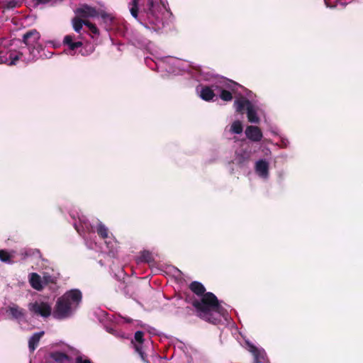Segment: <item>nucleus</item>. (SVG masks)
Instances as JSON below:
<instances>
[{
  "label": "nucleus",
  "instance_id": "nucleus-1",
  "mask_svg": "<svg viewBox=\"0 0 363 363\" xmlns=\"http://www.w3.org/2000/svg\"><path fill=\"white\" fill-rule=\"evenodd\" d=\"M190 290L201 296V299L193 298L191 301L195 308L196 315L201 319L213 325L221 322L227 311L221 306L216 296L212 292H206V288L199 281H194L189 284Z\"/></svg>",
  "mask_w": 363,
  "mask_h": 363
},
{
  "label": "nucleus",
  "instance_id": "nucleus-2",
  "mask_svg": "<svg viewBox=\"0 0 363 363\" xmlns=\"http://www.w3.org/2000/svg\"><path fill=\"white\" fill-rule=\"evenodd\" d=\"M132 16L138 18L139 12L141 16L145 15L149 23L154 26V29L160 28L161 19L159 17L160 5L158 0H131L128 4Z\"/></svg>",
  "mask_w": 363,
  "mask_h": 363
},
{
  "label": "nucleus",
  "instance_id": "nucleus-3",
  "mask_svg": "<svg viewBox=\"0 0 363 363\" xmlns=\"http://www.w3.org/2000/svg\"><path fill=\"white\" fill-rule=\"evenodd\" d=\"M82 298V293L78 289H72L66 292L57 299L53 316L59 319L69 316L72 308L79 304Z\"/></svg>",
  "mask_w": 363,
  "mask_h": 363
},
{
  "label": "nucleus",
  "instance_id": "nucleus-4",
  "mask_svg": "<svg viewBox=\"0 0 363 363\" xmlns=\"http://www.w3.org/2000/svg\"><path fill=\"white\" fill-rule=\"evenodd\" d=\"M40 37V33L35 29L30 30L24 33V45H26L30 54L28 58V60H33L38 57L42 49L39 43Z\"/></svg>",
  "mask_w": 363,
  "mask_h": 363
},
{
  "label": "nucleus",
  "instance_id": "nucleus-5",
  "mask_svg": "<svg viewBox=\"0 0 363 363\" xmlns=\"http://www.w3.org/2000/svg\"><path fill=\"white\" fill-rule=\"evenodd\" d=\"M234 106L236 111L239 113L242 114L245 111H246L249 122L254 123H258L259 122L255 107L249 99L241 96L234 101Z\"/></svg>",
  "mask_w": 363,
  "mask_h": 363
},
{
  "label": "nucleus",
  "instance_id": "nucleus-6",
  "mask_svg": "<svg viewBox=\"0 0 363 363\" xmlns=\"http://www.w3.org/2000/svg\"><path fill=\"white\" fill-rule=\"evenodd\" d=\"M29 309L37 315H40L43 317L47 318L51 314V307L44 302L30 303L29 305Z\"/></svg>",
  "mask_w": 363,
  "mask_h": 363
},
{
  "label": "nucleus",
  "instance_id": "nucleus-7",
  "mask_svg": "<svg viewBox=\"0 0 363 363\" xmlns=\"http://www.w3.org/2000/svg\"><path fill=\"white\" fill-rule=\"evenodd\" d=\"M75 13L80 18H93L98 16V10L95 7L87 4H84L77 9Z\"/></svg>",
  "mask_w": 363,
  "mask_h": 363
},
{
  "label": "nucleus",
  "instance_id": "nucleus-8",
  "mask_svg": "<svg viewBox=\"0 0 363 363\" xmlns=\"http://www.w3.org/2000/svg\"><path fill=\"white\" fill-rule=\"evenodd\" d=\"M249 351L254 357L253 363H269L265 352L259 350L253 345H249Z\"/></svg>",
  "mask_w": 363,
  "mask_h": 363
},
{
  "label": "nucleus",
  "instance_id": "nucleus-9",
  "mask_svg": "<svg viewBox=\"0 0 363 363\" xmlns=\"http://www.w3.org/2000/svg\"><path fill=\"white\" fill-rule=\"evenodd\" d=\"M245 135L249 140L253 142H259L263 137L261 129L254 125H248L246 128Z\"/></svg>",
  "mask_w": 363,
  "mask_h": 363
},
{
  "label": "nucleus",
  "instance_id": "nucleus-10",
  "mask_svg": "<svg viewBox=\"0 0 363 363\" xmlns=\"http://www.w3.org/2000/svg\"><path fill=\"white\" fill-rule=\"evenodd\" d=\"M255 172L261 177L267 178L269 175V163L264 160L256 162Z\"/></svg>",
  "mask_w": 363,
  "mask_h": 363
},
{
  "label": "nucleus",
  "instance_id": "nucleus-11",
  "mask_svg": "<svg viewBox=\"0 0 363 363\" xmlns=\"http://www.w3.org/2000/svg\"><path fill=\"white\" fill-rule=\"evenodd\" d=\"M43 331L34 333L28 340V349L33 352L39 345L41 337L44 335Z\"/></svg>",
  "mask_w": 363,
  "mask_h": 363
},
{
  "label": "nucleus",
  "instance_id": "nucleus-12",
  "mask_svg": "<svg viewBox=\"0 0 363 363\" xmlns=\"http://www.w3.org/2000/svg\"><path fill=\"white\" fill-rule=\"evenodd\" d=\"M220 86L215 85V86H213V87H215L216 89H217L220 87L221 89H225L229 90L230 92L231 91L235 92L236 88L238 86H240V85L238 84L237 82H235L233 80H230V79H223V81H221L220 82Z\"/></svg>",
  "mask_w": 363,
  "mask_h": 363
},
{
  "label": "nucleus",
  "instance_id": "nucleus-13",
  "mask_svg": "<svg viewBox=\"0 0 363 363\" xmlns=\"http://www.w3.org/2000/svg\"><path fill=\"white\" fill-rule=\"evenodd\" d=\"M200 96L203 100L209 101L213 99V98L216 96V94L214 93V90L211 87L208 86H204L201 88Z\"/></svg>",
  "mask_w": 363,
  "mask_h": 363
},
{
  "label": "nucleus",
  "instance_id": "nucleus-14",
  "mask_svg": "<svg viewBox=\"0 0 363 363\" xmlns=\"http://www.w3.org/2000/svg\"><path fill=\"white\" fill-rule=\"evenodd\" d=\"M30 286L35 290L40 291L43 289L41 277L37 273H31L29 277Z\"/></svg>",
  "mask_w": 363,
  "mask_h": 363
},
{
  "label": "nucleus",
  "instance_id": "nucleus-15",
  "mask_svg": "<svg viewBox=\"0 0 363 363\" xmlns=\"http://www.w3.org/2000/svg\"><path fill=\"white\" fill-rule=\"evenodd\" d=\"M4 52H0V64L2 63H8L10 65H15L16 62L19 60V55H14L12 52L6 53V55H9V59L7 57H5L2 55H4Z\"/></svg>",
  "mask_w": 363,
  "mask_h": 363
},
{
  "label": "nucleus",
  "instance_id": "nucleus-16",
  "mask_svg": "<svg viewBox=\"0 0 363 363\" xmlns=\"http://www.w3.org/2000/svg\"><path fill=\"white\" fill-rule=\"evenodd\" d=\"M52 359L57 363H65L66 362L69 361V357L62 352H53L50 354Z\"/></svg>",
  "mask_w": 363,
  "mask_h": 363
},
{
  "label": "nucleus",
  "instance_id": "nucleus-17",
  "mask_svg": "<svg viewBox=\"0 0 363 363\" xmlns=\"http://www.w3.org/2000/svg\"><path fill=\"white\" fill-rule=\"evenodd\" d=\"M6 314L10 318L16 320L23 315L21 311L16 306H9L6 309Z\"/></svg>",
  "mask_w": 363,
  "mask_h": 363
},
{
  "label": "nucleus",
  "instance_id": "nucleus-18",
  "mask_svg": "<svg viewBox=\"0 0 363 363\" xmlns=\"http://www.w3.org/2000/svg\"><path fill=\"white\" fill-rule=\"evenodd\" d=\"M98 16H100L103 21L108 25L112 24L114 20V17L111 13L104 10H98Z\"/></svg>",
  "mask_w": 363,
  "mask_h": 363
},
{
  "label": "nucleus",
  "instance_id": "nucleus-19",
  "mask_svg": "<svg viewBox=\"0 0 363 363\" xmlns=\"http://www.w3.org/2000/svg\"><path fill=\"white\" fill-rule=\"evenodd\" d=\"M96 232L99 236L103 239H106L108 237L109 230L102 223L98 224Z\"/></svg>",
  "mask_w": 363,
  "mask_h": 363
},
{
  "label": "nucleus",
  "instance_id": "nucleus-20",
  "mask_svg": "<svg viewBox=\"0 0 363 363\" xmlns=\"http://www.w3.org/2000/svg\"><path fill=\"white\" fill-rule=\"evenodd\" d=\"M87 21L82 20L79 16L74 17L72 19L73 28L77 33H80L83 25L86 23Z\"/></svg>",
  "mask_w": 363,
  "mask_h": 363
},
{
  "label": "nucleus",
  "instance_id": "nucleus-21",
  "mask_svg": "<svg viewBox=\"0 0 363 363\" xmlns=\"http://www.w3.org/2000/svg\"><path fill=\"white\" fill-rule=\"evenodd\" d=\"M243 127L240 121H234L230 127V131L233 133L240 134L242 132Z\"/></svg>",
  "mask_w": 363,
  "mask_h": 363
},
{
  "label": "nucleus",
  "instance_id": "nucleus-22",
  "mask_svg": "<svg viewBox=\"0 0 363 363\" xmlns=\"http://www.w3.org/2000/svg\"><path fill=\"white\" fill-rule=\"evenodd\" d=\"M220 98L224 101H230L233 99L232 93L227 89L220 88Z\"/></svg>",
  "mask_w": 363,
  "mask_h": 363
},
{
  "label": "nucleus",
  "instance_id": "nucleus-23",
  "mask_svg": "<svg viewBox=\"0 0 363 363\" xmlns=\"http://www.w3.org/2000/svg\"><path fill=\"white\" fill-rule=\"evenodd\" d=\"M235 160L238 165L242 166L248 162L249 156L245 153L238 154Z\"/></svg>",
  "mask_w": 363,
  "mask_h": 363
},
{
  "label": "nucleus",
  "instance_id": "nucleus-24",
  "mask_svg": "<svg viewBox=\"0 0 363 363\" xmlns=\"http://www.w3.org/2000/svg\"><path fill=\"white\" fill-rule=\"evenodd\" d=\"M140 260L144 262L150 263L153 261L152 255L149 251H143L140 255Z\"/></svg>",
  "mask_w": 363,
  "mask_h": 363
},
{
  "label": "nucleus",
  "instance_id": "nucleus-25",
  "mask_svg": "<svg viewBox=\"0 0 363 363\" xmlns=\"http://www.w3.org/2000/svg\"><path fill=\"white\" fill-rule=\"evenodd\" d=\"M0 260L4 262H10L11 255L5 250H0Z\"/></svg>",
  "mask_w": 363,
  "mask_h": 363
},
{
  "label": "nucleus",
  "instance_id": "nucleus-26",
  "mask_svg": "<svg viewBox=\"0 0 363 363\" xmlns=\"http://www.w3.org/2000/svg\"><path fill=\"white\" fill-rule=\"evenodd\" d=\"M85 26L89 28V30L94 35H99V30L96 26L95 24L91 23L89 21H86V23H85Z\"/></svg>",
  "mask_w": 363,
  "mask_h": 363
},
{
  "label": "nucleus",
  "instance_id": "nucleus-27",
  "mask_svg": "<svg viewBox=\"0 0 363 363\" xmlns=\"http://www.w3.org/2000/svg\"><path fill=\"white\" fill-rule=\"evenodd\" d=\"M144 333L143 331H136L135 333V335H134V339L135 340L139 343V344H143V342H144Z\"/></svg>",
  "mask_w": 363,
  "mask_h": 363
},
{
  "label": "nucleus",
  "instance_id": "nucleus-28",
  "mask_svg": "<svg viewBox=\"0 0 363 363\" xmlns=\"http://www.w3.org/2000/svg\"><path fill=\"white\" fill-rule=\"evenodd\" d=\"M74 35H67L64 38L63 43L68 46L71 43H74Z\"/></svg>",
  "mask_w": 363,
  "mask_h": 363
},
{
  "label": "nucleus",
  "instance_id": "nucleus-29",
  "mask_svg": "<svg viewBox=\"0 0 363 363\" xmlns=\"http://www.w3.org/2000/svg\"><path fill=\"white\" fill-rule=\"evenodd\" d=\"M82 46V41H75L74 43H71L70 45H69L68 48L71 50H75L76 49H77L78 48H80Z\"/></svg>",
  "mask_w": 363,
  "mask_h": 363
},
{
  "label": "nucleus",
  "instance_id": "nucleus-30",
  "mask_svg": "<svg viewBox=\"0 0 363 363\" xmlns=\"http://www.w3.org/2000/svg\"><path fill=\"white\" fill-rule=\"evenodd\" d=\"M142 345L143 344L138 343V345H135L134 347H135V351L141 356L142 358H143L144 353L142 350Z\"/></svg>",
  "mask_w": 363,
  "mask_h": 363
},
{
  "label": "nucleus",
  "instance_id": "nucleus-31",
  "mask_svg": "<svg viewBox=\"0 0 363 363\" xmlns=\"http://www.w3.org/2000/svg\"><path fill=\"white\" fill-rule=\"evenodd\" d=\"M76 363H92L89 359H83L82 357L79 356L76 358Z\"/></svg>",
  "mask_w": 363,
  "mask_h": 363
},
{
  "label": "nucleus",
  "instance_id": "nucleus-32",
  "mask_svg": "<svg viewBox=\"0 0 363 363\" xmlns=\"http://www.w3.org/2000/svg\"><path fill=\"white\" fill-rule=\"evenodd\" d=\"M50 1V0H38V1L41 3V4H45V3L49 2Z\"/></svg>",
  "mask_w": 363,
  "mask_h": 363
},
{
  "label": "nucleus",
  "instance_id": "nucleus-33",
  "mask_svg": "<svg viewBox=\"0 0 363 363\" xmlns=\"http://www.w3.org/2000/svg\"><path fill=\"white\" fill-rule=\"evenodd\" d=\"M27 256H28V252H27V251H24V258H25L26 257H27Z\"/></svg>",
  "mask_w": 363,
  "mask_h": 363
},
{
  "label": "nucleus",
  "instance_id": "nucleus-34",
  "mask_svg": "<svg viewBox=\"0 0 363 363\" xmlns=\"http://www.w3.org/2000/svg\"><path fill=\"white\" fill-rule=\"evenodd\" d=\"M36 253H37V254H40V251H39V250H37V251H36Z\"/></svg>",
  "mask_w": 363,
  "mask_h": 363
}]
</instances>
